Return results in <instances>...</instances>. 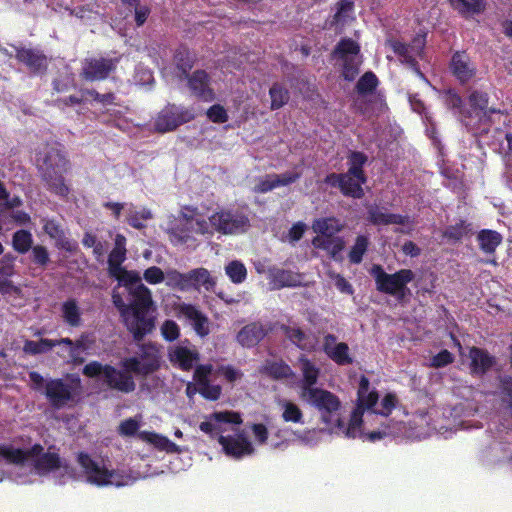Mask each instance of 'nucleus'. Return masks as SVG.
<instances>
[{
  "mask_svg": "<svg viewBox=\"0 0 512 512\" xmlns=\"http://www.w3.org/2000/svg\"><path fill=\"white\" fill-rule=\"evenodd\" d=\"M131 300L126 311H155L152 293L144 284L130 288Z\"/></svg>",
  "mask_w": 512,
  "mask_h": 512,
  "instance_id": "obj_21",
  "label": "nucleus"
},
{
  "mask_svg": "<svg viewBox=\"0 0 512 512\" xmlns=\"http://www.w3.org/2000/svg\"><path fill=\"white\" fill-rule=\"evenodd\" d=\"M69 382L62 378H51L45 383L43 391L50 406L56 410L73 407L79 401L82 383L77 374L68 375Z\"/></svg>",
  "mask_w": 512,
  "mask_h": 512,
  "instance_id": "obj_3",
  "label": "nucleus"
},
{
  "mask_svg": "<svg viewBox=\"0 0 512 512\" xmlns=\"http://www.w3.org/2000/svg\"><path fill=\"white\" fill-rule=\"evenodd\" d=\"M371 273L379 292L395 296L399 300L404 298L408 290L407 284L415 277L411 269H400L393 274H388L381 265H374Z\"/></svg>",
  "mask_w": 512,
  "mask_h": 512,
  "instance_id": "obj_5",
  "label": "nucleus"
},
{
  "mask_svg": "<svg viewBox=\"0 0 512 512\" xmlns=\"http://www.w3.org/2000/svg\"><path fill=\"white\" fill-rule=\"evenodd\" d=\"M126 238L122 234H117L114 239V247L109 253L108 261L123 263L126 260Z\"/></svg>",
  "mask_w": 512,
  "mask_h": 512,
  "instance_id": "obj_50",
  "label": "nucleus"
},
{
  "mask_svg": "<svg viewBox=\"0 0 512 512\" xmlns=\"http://www.w3.org/2000/svg\"><path fill=\"white\" fill-rule=\"evenodd\" d=\"M217 441L222 446L224 453L235 459H241L255 452V448L244 433H239L234 436L219 435Z\"/></svg>",
  "mask_w": 512,
  "mask_h": 512,
  "instance_id": "obj_14",
  "label": "nucleus"
},
{
  "mask_svg": "<svg viewBox=\"0 0 512 512\" xmlns=\"http://www.w3.org/2000/svg\"><path fill=\"white\" fill-rule=\"evenodd\" d=\"M176 69L178 70V77H188L191 69L196 62V55L188 47L181 45L179 46L173 56Z\"/></svg>",
  "mask_w": 512,
  "mask_h": 512,
  "instance_id": "obj_28",
  "label": "nucleus"
},
{
  "mask_svg": "<svg viewBox=\"0 0 512 512\" xmlns=\"http://www.w3.org/2000/svg\"><path fill=\"white\" fill-rule=\"evenodd\" d=\"M16 256L12 253H6L0 259V293L8 294L17 291L18 288L13 285L11 277L15 274Z\"/></svg>",
  "mask_w": 512,
  "mask_h": 512,
  "instance_id": "obj_25",
  "label": "nucleus"
},
{
  "mask_svg": "<svg viewBox=\"0 0 512 512\" xmlns=\"http://www.w3.org/2000/svg\"><path fill=\"white\" fill-rule=\"evenodd\" d=\"M104 383L111 389L122 393H131L136 388V383L131 374L116 369L110 364H106Z\"/></svg>",
  "mask_w": 512,
  "mask_h": 512,
  "instance_id": "obj_19",
  "label": "nucleus"
},
{
  "mask_svg": "<svg viewBox=\"0 0 512 512\" xmlns=\"http://www.w3.org/2000/svg\"><path fill=\"white\" fill-rule=\"evenodd\" d=\"M345 178L341 181L340 192L345 197H351L354 199H361L364 196V190L362 185L366 182H361L356 179L355 176L349 175V172L344 173Z\"/></svg>",
  "mask_w": 512,
  "mask_h": 512,
  "instance_id": "obj_40",
  "label": "nucleus"
},
{
  "mask_svg": "<svg viewBox=\"0 0 512 512\" xmlns=\"http://www.w3.org/2000/svg\"><path fill=\"white\" fill-rule=\"evenodd\" d=\"M312 245L324 251H327L331 257L335 258L344 249V241L340 237L316 236L312 240Z\"/></svg>",
  "mask_w": 512,
  "mask_h": 512,
  "instance_id": "obj_38",
  "label": "nucleus"
},
{
  "mask_svg": "<svg viewBox=\"0 0 512 512\" xmlns=\"http://www.w3.org/2000/svg\"><path fill=\"white\" fill-rule=\"evenodd\" d=\"M176 314L177 317L187 320L198 336L204 338L209 335V318L195 305L189 303H180L176 307Z\"/></svg>",
  "mask_w": 512,
  "mask_h": 512,
  "instance_id": "obj_13",
  "label": "nucleus"
},
{
  "mask_svg": "<svg viewBox=\"0 0 512 512\" xmlns=\"http://www.w3.org/2000/svg\"><path fill=\"white\" fill-rule=\"evenodd\" d=\"M211 418L219 423L241 424L242 419L239 413L233 411L214 412Z\"/></svg>",
  "mask_w": 512,
  "mask_h": 512,
  "instance_id": "obj_61",
  "label": "nucleus"
},
{
  "mask_svg": "<svg viewBox=\"0 0 512 512\" xmlns=\"http://www.w3.org/2000/svg\"><path fill=\"white\" fill-rule=\"evenodd\" d=\"M56 347V343L51 339L42 338L39 341L26 340L23 345V351L29 355H39L51 351Z\"/></svg>",
  "mask_w": 512,
  "mask_h": 512,
  "instance_id": "obj_46",
  "label": "nucleus"
},
{
  "mask_svg": "<svg viewBox=\"0 0 512 512\" xmlns=\"http://www.w3.org/2000/svg\"><path fill=\"white\" fill-rule=\"evenodd\" d=\"M271 281L276 288L293 287L297 285L296 275L292 271L285 269L272 270Z\"/></svg>",
  "mask_w": 512,
  "mask_h": 512,
  "instance_id": "obj_45",
  "label": "nucleus"
},
{
  "mask_svg": "<svg viewBox=\"0 0 512 512\" xmlns=\"http://www.w3.org/2000/svg\"><path fill=\"white\" fill-rule=\"evenodd\" d=\"M453 361V354L450 351L443 349L432 357L431 365L435 368H442L453 363Z\"/></svg>",
  "mask_w": 512,
  "mask_h": 512,
  "instance_id": "obj_64",
  "label": "nucleus"
},
{
  "mask_svg": "<svg viewBox=\"0 0 512 512\" xmlns=\"http://www.w3.org/2000/svg\"><path fill=\"white\" fill-rule=\"evenodd\" d=\"M122 321L135 342H141L156 327L153 311H127L122 313Z\"/></svg>",
  "mask_w": 512,
  "mask_h": 512,
  "instance_id": "obj_9",
  "label": "nucleus"
},
{
  "mask_svg": "<svg viewBox=\"0 0 512 512\" xmlns=\"http://www.w3.org/2000/svg\"><path fill=\"white\" fill-rule=\"evenodd\" d=\"M426 46V35L417 34L409 44L393 41L391 48L394 53L400 58L402 63H405L412 71L421 78H424L418 59H422L424 49Z\"/></svg>",
  "mask_w": 512,
  "mask_h": 512,
  "instance_id": "obj_8",
  "label": "nucleus"
},
{
  "mask_svg": "<svg viewBox=\"0 0 512 512\" xmlns=\"http://www.w3.org/2000/svg\"><path fill=\"white\" fill-rule=\"evenodd\" d=\"M271 99L270 109L278 110L285 106L290 99V93L286 86L280 82H274L269 89Z\"/></svg>",
  "mask_w": 512,
  "mask_h": 512,
  "instance_id": "obj_42",
  "label": "nucleus"
},
{
  "mask_svg": "<svg viewBox=\"0 0 512 512\" xmlns=\"http://www.w3.org/2000/svg\"><path fill=\"white\" fill-rule=\"evenodd\" d=\"M169 360L183 371H190L194 363L199 360V353L196 349L185 346H175L169 350Z\"/></svg>",
  "mask_w": 512,
  "mask_h": 512,
  "instance_id": "obj_24",
  "label": "nucleus"
},
{
  "mask_svg": "<svg viewBox=\"0 0 512 512\" xmlns=\"http://www.w3.org/2000/svg\"><path fill=\"white\" fill-rule=\"evenodd\" d=\"M370 382L368 378L362 376L359 382L357 392V407L353 410L350 416L347 428L344 430V435L348 438H356L357 433L362 426L363 413L365 410L372 409L379 400L377 391L369 392Z\"/></svg>",
  "mask_w": 512,
  "mask_h": 512,
  "instance_id": "obj_6",
  "label": "nucleus"
},
{
  "mask_svg": "<svg viewBox=\"0 0 512 512\" xmlns=\"http://www.w3.org/2000/svg\"><path fill=\"white\" fill-rule=\"evenodd\" d=\"M301 363V371L303 375L301 396L304 395L308 389H315L314 387L318 381L320 370L316 365L310 361L307 357L301 356L299 358Z\"/></svg>",
  "mask_w": 512,
  "mask_h": 512,
  "instance_id": "obj_29",
  "label": "nucleus"
},
{
  "mask_svg": "<svg viewBox=\"0 0 512 512\" xmlns=\"http://www.w3.org/2000/svg\"><path fill=\"white\" fill-rule=\"evenodd\" d=\"M105 369H106V364L103 365L99 361L93 360V361H90L89 363H87L83 367L82 373L86 377L95 378V377H98L100 375L104 376L105 375Z\"/></svg>",
  "mask_w": 512,
  "mask_h": 512,
  "instance_id": "obj_63",
  "label": "nucleus"
},
{
  "mask_svg": "<svg viewBox=\"0 0 512 512\" xmlns=\"http://www.w3.org/2000/svg\"><path fill=\"white\" fill-rule=\"evenodd\" d=\"M181 79L187 80L189 90L198 99L205 102L214 100L215 93L211 87V78L205 70H195L192 74L189 73L188 77H182Z\"/></svg>",
  "mask_w": 512,
  "mask_h": 512,
  "instance_id": "obj_16",
  "label": "nucleus"
},
{
  "mask_svg": "<svg viewBox=\"0 0 512 512\" xmlns=\"http://www.w3.org/2000/svg\"><path fill=\"white\" fill-rule=\"evenodd\" d=\"M470 370L473 375H484L495 364V358L485 349L471 347L469 350Z\"/></svg>",
  "mask_w": 512,
  "mask_h": 512,
  "instance_id": "obj_23",
  "label": "nucleus"
},
{
  "mask_svg": "<svg viewBox=\"0 0 512 512\" xmlns=\"http://www.w3.org/2000/svg\"><path fill=\"white\" fill-rule=\"evenodd\" d=\"M502 239L503 237L499 232L490 229H483L477 235L479 248L485 254L490 255L495 253L497 247L502 243Z\"/></svg>",
  "mask_w": 512,
  "mask_h": 512,
  "instance_id": "obj_34",
  "label": "nucleus"
},
{
  "mask_svg": "<svg viewBox=\"0 0 512 512\" xmlns=\"http://www.w3.org/2000/svg\"><path fill=\"white\" fill-rule=\"evenodd\" d=\"M368 221L376 226L379 225H405L410 222L409 216H404L395 213H389L385 208H380L377 205H371L367 210Z\"/></svg>",
  "mask_w": 512,
  "mask_h": 512,
  "instance_id": "obj_22",
  "label": "nucleus"
},
{
  "mask_svg": "<svg viewBox=\"0 0 512 512\" xmlns=\"http://www.w3.org/2000/svg\"><path fill=\"white\" fill-rule=\"evenodd\" d=\"M213 371V366L211 364H201L198 365L193 374V380L200 387L203 384L210 382L209 376Z\"/></svg>",
  "mask_w": 512,
  "mask_h": 512,
  "instance_id": "obj_58",
  "label": "nucleus"
},
{
  "mask_svg": "<svg viewBox=\"0 0 512 512\" xmlns=\"http://www.w3.org/2000/svg\"><path fill=\"white\" fill-rule=\"evenodd\" d=\"M198 393L205 399L216 401L220 398L222 388L220 385H213L210 382L197 388Z\"/></svg>",
  "mask_w": 512,
  "mask_h": 512,
  "instance_id": "obj_56",
  "label": "nucleus"
},
{
  "mask_svg": "<svg viewBox=\"0 0 512 512\" xmlns=\"http://www.w3.org/2000/svg\"><path fill=\"white\" fill-rule=\"evenodd\" d=\"M31 250V261L39 267H46L50 262V254L48 249L43 245L32 246Z\"/></svg>",
  "mask_w": 512,
  "mask_h": 512,
  "instance_id": "obj_53",
  "label": "nucleus"
},
{
  "mask_svg": "<svg viewBox=\"0 0 512 512\" xmlns=\"http://www.w3.org/2000/svg\"><path fill=\"white\" fill-rule=\"evenodd\" d=\"M379 85V80L373 71H366L355 85L356 92L361 95H370L375 92Z\"/></svg>",
  "mask_w": 512,
  "mask_h": 512,
  "instance_id": "obj_44",
  "label": "nucleus"
},
{
  "mask_svg": "<svg viewBox=\"0 0 512 512\" xmlns=\"http://www.w3.org/2000/svg\"><path fill=\"white\" fill-rule=\"evenodd\" d=\"M452 75L461 83L466 84L476 75V65L471 61L466 51H456L449 65Z\"/></svg>",
  "mask_w": 512,
  "mask_h": 512,
  "instance_id": "obj_17",
  "label": "nucleus"
},
{
  "mask_svg": "<svg viewBox=\"0 0 512 512\" xmlns=\"http://www.w3.org/2000/svg\"><path fill=\"white\" fill-rule=\"evenodd\" d=\"M121 366L123 372H127L131 375L134 373L141 376H147L156 371L159 367L156 360L143 363L137 357L125 358L121 362Z\"/></svg>",
  "mask_w": 512,
  "mask_h": 512,
  "instance_id": "obj_30",
  "label": "nucleus"
},
{
  "mask_svg": "<svg viewBox=\"0 0 512 512\" xmlns=\"http://www.w3.org/2000/svg\"><path fill=\"white\" fill-rule=\"evenodd\" d=\"M282 418L285 422L303 423V413L301 409L290 401L283 403Z\"/></svg>",
  "mask_w": 512,
  "mask_h": 512,
  "instance_id": "obj_52",
  "label": "nucleus"
},
{
  "mask_svg": "<svg viewBox=\"0 0 512 512\" xmlns=\"http://www.w3.org/2000/svg\"><path fill=\"white\" fill-rule=\"evenodd\" d=\"M469 103L474 109L483 112V118L490 121L492 114H503L502 110L488 107L489 95L484 91L475 90L469 95Z\"/></svg>",
  "mask_w": 512,
  "mask_h": 512,
  "instance_id": "obj_33",
  "label": "nucleus"
},
{
  "mask_svg": "<svg viewBox=\"0 0 512 512\" xmlns=\"http://www.w3.org/2000/svg\"><path fill=\"white\" fill-rule=\"evenodd\" d=\"M369 245V240L364 235L357 236L354 245L349 252V261L353 264L362 262L363 256L366 253Z\"/></svg>",
  "mask_w": 512,
  "mask_h": 512,
  "instance_id": "obj_48",
  "label": "nucleus"
},
{
  "mask_svg": "<svg viewBox=\"0 0 512 512\" xmlns=\"http://www.w3.org/2000/svg\"><path fill=\"white\" fill-rule=\"evenodd\" d=\"M209 225L221 234H239L245 232L250 226L249 218L238 212L220 211L209 217Z\"/></svg>",
  "mask_w": 512,
  "mask_h": 512,
  "instance_id": "obj_10",
  "label": "nucleus"
},
{
  "mask_svg": "<svg viewBox=\"0 0 512 512\" xmlns=\"http://www.w3.org/2000/svg\"><path fill=\"white\" fill-rule=\"evenodd\" d=\"M362 56L350 57L341 59L342 64V77L348 82H352L356 79L360 72V66L362 64Z\"/></svg>",
  "mask_w": 512,
  "mask_h": 512,
  "instance_id": "obj_47",
  "label": "nucleus"
},
{
  "mask_svg": "<svg viewBox=\"0 0 512 512\" xmlns=\"http://www.w3.org/2000/svg\"><path fill=\"white\" fill-rule=\"evenodd\" d=\"M170 242L174 246L189 245L196 241L195 235H213L209 222L182 213L167 229Z\"/></svg>",
  "mask_w": 512,
  "mask_h": 512,
  "instance_id": "obj_4",
  "label": "nucleus"
},
{
  "mask_svg": "<svg viewBox=\"0 0 512 512\" xmlns=\"http://www.w3.org/2000/svg\"><path fill=\"white\" fill-rule=\"evenodd\" d=\"M349 159V175L355 176L361 182H367V177L363 170V166L366 164L368 158L363 152L352 151L348 157Z\"/></svg>",
  "mask_w": 512,
  "mask_h": 512,
  "instance_id": "obj_43",
  "label": "nucleus"
},
{
  "mask_svg": "<svg viewBox=\"0 0 512 512\" xmlns=\"http://www.w3.org/2000/svg\"><path fill=\"white\" fill-rule=\"evenodd\" d=\"M77 463L82 468L87 482L96 486H107L114 483V470H109L105 466H101L87 452H79L77 454Z\"/></svg>",
  "mask_w": 512,
  "mask_h": 512,
  "instance_id": "obj_11",
  "label": "nucleus"
},
{
  "mask_svg": "<svg viewBox=\"0 0 512 512\" xmlns=\"http://www.w3.org/2000/svg\"><path fill=\"white\" fill-rule=\"evenodd\" d=\"M161 334L166 341L172 342L180 335L179 325L173 320H165L161 325Z\"/></svg>",
  "mask_w": 512,
  "mask_h": 512,
  "instance_id": "obj_55",
  "label": "nucleus"
},
{
  "mask_svg": "<svg viewBox=\"0 0 512 512\" xmlns=\"http://www.w3.org/2000/svg\"><path fill=\"white\" fill-rule=\"evenodd\" d=\"M15 58L24 64L31 73L39 75L44 74L48 68V59L43 51L24 46H14Z\"/></svg>",
  "mask_w": 512,
  "mask_h": 512,
  "instance_id": "obj_15",
  "label": "nucleus"
},
{
  "mask_svg": "<svg viewBox=\"0 0 512 512\" xmlns=\"http://www.w3.org/2000/svg\"><path fill=\"white\" fill-rule=\"evenodd\" d=\"M301 397L308 404L320 411L322 422L327 425L331 432L344 434L347 425L338 414L341 407L338 396L328 390L315 388L308 389Z\"/></svg>",
  "mask_w": 512,
  "mask_h": 512,
  "instance_id": "obj_2",
  "label": "nucleus"
},
{
  "mask_svg": "<svg viewBox=\"0 0 512 512\" xmlns=\"http://www.w3.org/2000/svg\"><path fill=\"white\" fill-rule=\"evenodd\" d=\"M207 117L213 123L222 124L228 121V114L226 109L220 104H214L208 108Z\"/></svg>",
  "mask_w": 512,
  "mask_h": 512,
  "instance_id": "obj_57",
  "label": "nucleus"
},
{
  "mask_svg": "<svg viewBox=\"0 0 512 512\" xmlns=\"http://www.w3.org/2000/svg\"><path fill=\"white\" fill-rule=\"evenodd\" d=\"M397 402L398 399L394 393H387L381 400V409L373 412L387 417L392 413V411L396 407Z\"/></svg>",
  "mask_w": 512,
  "mask_h": 512,
  "instance_id": "obj_59",
  "label": "nucleus"
},
{
  "mask_svg": "<svg viewBox=\"0 0 512 512\" xmlns=\"http://www.w3.org/2000/svg\"><path fill=\"white\" fill-rule=\"evenodd\" d=\"M70 162L64 153L55 147L47 148L37 158V169L47 189L60 197H67L69 186L65 183L64 174L68 172Z\"/></svg>",
  "mask_w": 512,
  "mask_h": 512,
  "instance_id": "obj_1",
  "label": "nucleus"
},
{
  "mask_svg": "<svg viewBox=\"0 0 512 512\" xmlns=\"http://www.w3.org/2000/svg\"><path fill=\"white\" fill-rule=\"evenodd\" d=\"M269 329L260 321L251 322L240 329L236 341L245 348L257 346L268 334Z\"/></svg>",
  "mask_w": 512,
  "mask_h": 512,
  "instance_id": "obj_20",
  "label": "nucleus"
},
{
  "mask_svg": "<svg viewBox=\"0 0 512 512\" xmlns=\"http://www.w3.org/2000/svg\"><path fill=\"white\" fill-rule=\"evenodd\" d=\"M470 224L460 220L454 225L448 226L444 231V237L449 240L459 241L470 231Z\"/></svg>",
  "mask_w": 512,
  "mask_h": 512,
  "instance_id": "obj_51",
  "label": "nucleus"
},
{
  "mask_svg": "<svg viewBox=\"0 0 512 512\" xmlns=\"http://www.w3.org/2000/svg\"><path fill=\"white\" fill-rule=\"evenodd\" d=\"M225 272L229 279L235 283L240 284L242 283L247 276V270L243 263L240 261L234 260L231 261L226 267Z\"/></svg>",
  "mask_w": 512,
  "mask_h": 512,
  "instance_id": "obj_49",
  "label": "nucleus"
},
{
  "mask_svg": "<svg viewBox=\"0 0 512 512\" xmlns=\"http://www.w3.org/2000/svg\"><path fill=\"white\" fill-rule=\"evenodd\" d=\"M62 467V461L58 453L46 452L40 455L35 462L34 468L38 473H49Z\"/></svg>",
  "mask_w": 512,
  "mask_h": 512,
  "instance_id": "obj_39",
  "label": "nucleus"
},
{
  "mask_svg": "<svg viewBox=\"0 0 512 512\" xmlns=\"http://www.w3.org/2000/svg\"><path fill=\"white\" fill-rule=\"evenodd\" d=\"M52 86L57 93L67 92L75 87L74 78L71 75L60 76L53 80Z\"/></svg>",
  "mask_w": 512,
  "mask_h": 512,
  "instance_id": "obj_60",
  "label": "nucleus"
},
{
  "mask_svg": "<svg viewBox=\"0 0 512 512\" xmlns=\"http://www.w3.org/2000/svg\"><path fill=\"white\" fill-rule=\"evenodd\" d=\"M3 457L10 463L21 465L24 464L26 459V451L21 448H12L5 446Z\"/></svg>",
  "mask_w": 512,
  "mask_h": 512,
  "instance_id": "obj_54",
  "label": "nucleus"
},
{
  "mask_svg": "<svg viewBox=\"0 0 512 512\" xmlns=\"http://www.w3.org/2000/svg\"><path fill=\"white\" fill-rule=\"evenodd\" d=\"M332 222H336V220L333 218H322L316 220L313 224V229L316 233L321 234L323 236H328V232L340 231L339 227L334 228L332 226Z\"/></svg>",
  "mask_w": 512,
  "mask_h": 512,
  "instance_id": "obj_62",
  "label": "nucleus"
},
{
  "mask_svg": "<svg viewBox=\"0 0 512 512\" xmlns=\"http://www.w3.org/2000/svg\"><path fill=\"white\" fill-rule=\"evenodd\" d=\"M448 2L464 18L480 14L485 9L484 0H448Z\"/></svg>",
  "mask_w": 512,
  "mask_h": 512,
  "instance_id": "obj_35",
  "label": "nucleus"
},
{
  "mask_svg": "<svg viewBox=\"0 0 512 512\" xmlns=\"http://www.w3.org/2000/svg\"><path fill=\"white\" fill-rule=\"evenodd\" d=\"M139 438L147 443L152 444L155 448L160 451H165L167 453H179L180 448L166 436L160 435L155 432L149 431H141L139 433Z\"/></svg>",
  "mask_w": 512,
  "mask_h": 512,
  "instance_id": "obj_31",
  "label": "nucleus"
},
{
  "mask_svg": "<svg viewBox=\"0 0 512 512\" xmlns=\"http://www.w3.org/2000/svg\"><path fill=\"white\" fill-rule=\"evenodd\" d=\"M360 45L358 42L349 37H344L339 40V42L334 47L331 52V57L333 59L341 60L350 57H358L360 55Z\"/></svg>",
  "mask_w": 512,
  "mask_h": 512,
  "instance_id": "obj_32",
  "label": "nucleus"
},
{
  "mask_svg": "<svg viewBox=\"0 0 512 512\" xmlns=\"http://www.w3.org/2000/svg\"><path fill=\"white\" fill-rule=\"evenodd\" d=\"M33 242V235L29 230L19 229L12 235L11 246L15 252L24 255L30 251Z\"/></svg>",
  "mask_w": 512,
  "mask_h": 512,
  "instance_id": "obj_41",
  "label": "nucleus"
},
{
  "mask_svg": "<svg viewBox=\"0 0 512 512\" xmlns=\"http://www.w3.org/2000/svg\"><path fill=\"white\" fill-rule=\"evenodd\" d=\"M336 341L337 337L334 334H326L323 338V352L337 365H351L353 358L349 354V346L345 342Z\"/></svg>",
  "mask_w": 512,
  "mask_h": 512,
  "instance_id": "obj_18",
  "label": "nucleus"
},
{
  "mask_svg": "<svg viewBox=\"0 0 512 512\" xmlns=\"http://www.w3.org/2000/svg\"><path fill=\"white\" fill-rule=\"evenodd\" d=\"M61 316L63 321L70 327L82 325V313L76 299L70 298L62 303Z\"/></svg>",
  "mask_w": 512,
  "mask_h": 512,
  "instance_id": "obj_36",
  "label": "nucleus"
},
{
  "mask_svg": "<svg viewBox=\"0 0 512 512\" xmlns=\"http://www.w3.org/2000/svg\"><path fill=\"white\" fill-rule=\"evenodd\" d=\"M259 373L265 375L272 380L289 379L294 376L291 367L283 360L273 361L266 360L260 367Z\"/></svg>",
  "mask_w": 512,
  "mask_h": 512,
  "instance_id": "obj_27",
  "label": "nucleus"
},
{
  "mask_svg": "<svg viewBox=\"0 0 512 512\" xmlns=\"http://www.w3.org/2000/svg\"><path fill=\"white\" fill-rule=\"evenodd\" d=\"M119 61L120 58L118 57L86 58L82 63L80 76L82 79L89 82L105 80L116 70Z\"/></svg>",
  "mask_w": 512,
  "mask_h": 512,
  "instance_id": "obj_12",
  "label": "nucleus"
},
{
  "mask_svg": "<svg viewBox=\"0 0 512 512\" xmlns=\"http://www.w3.org/2000/svg\"><path fill=\"white\" fill-rule=\"evenodd\" d=\"M280 330L283 332L286 338L299 349L310 350L313 347L309 342L307 334L301 328L281 324Z\"/></svg>",
  "mask_w": 512,
  "mask_h": 512,
  "instance_id": "obj_37",
  "label": "nucleus"
},
{
  "mask_svg": "<svg viewBox=\"0 0 512 512\" xmlns=\"http://www.w3.org/2000/svg\"><path fill=\"white\" fill-rule=\"evenodd\" d=\"M194 118L195 114L192 109L169 103L155 117L154 131L161 134L171 132Z\"/></svg>",
  "mask_w": 512,
  "mask_h": 512,
  "instance_id": "obj_7",
  "label": "nucleus"
},
{
  "mask_svg": "<svg viewBox=\"0 0 512 512\" xmlns=\"http://www.w3.org/2000/svg\"><path fill=\"white\" fill-rule=\"evenodd\" d=\"M173 279L177 280V284L182 289L188 286L203 285L206 288L213 284L209 271L205 268H196L186 274L175 272Z\"/></svg>",
  "mask_w": 512,
  "mask_h": 512,
  "instance_id": "obj_26",
  "label": "nucleus"
}]
</instances>
